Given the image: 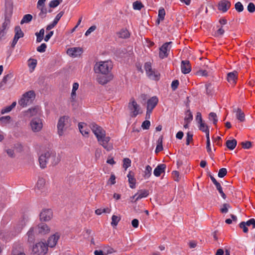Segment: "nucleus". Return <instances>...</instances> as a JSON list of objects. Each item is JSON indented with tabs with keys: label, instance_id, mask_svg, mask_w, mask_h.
I'll use <instances>...</instances> for the list:
<instances>
[{
	"label": "nucleus",
	"instance_id": "nucleus-46",
	"mask_svg": "<svg viewBox=\"0 0 255 255\" xmlns=\"http://www.w3.org/2000/svg\"><path fill=\"white\" fill-rule=\"evenodd\" d=\"M216 187V189L218 191V192H219V193L220 194L221 196H222V197L224 199H225L226 198V195H225V194L224 193L223 191V189H222V187L220 184V183H219L218 184H217L216 185H215Z\"/></svg>",
	"mask_w": 255,
	"mask_h": 255
},
{
	"label": "nucleus",
	"instance_id": "nucleus-42",
	"mask_svg": "<svg viewBox=\"0 0 255 255\" xmlns=\"http://www.w3.org/2000/svg\"><path fill=\"white\" fill-rule=\"evenodd\" d=\"M193 120V115L191 111L188 110L186 113V116L184 118V123H191Z\"/></svg>",
	"mask_w": 255,
	"mask_h": 255
},
{
	"label": "nucleus",
	"instance_id": "nucleus-16",
	"mask_svg": "<svg viewBox=\"0 0 255 255\" xmlns=\"http://www.w3.org/2000/svg\"><path fill=\"white\" fill-rule=\"evenodd\" d=\"M82 53V49L80 47H73L68 49L67 53L74 57L80 56Z\"/></svg>",
	"mask_w": 255,
	"mask_h": 255
},
{
	"label": "nucleus",
	"instance_id": "nucleus-32",
	"mask_svg": "<svg viewBox=\"0 0 255 255\" xmlns=\"http://www.w3.org/2000/svg\"><path fill=\"white\" fill-rule=\"evenodd\" d=\"M118 35L120 38H127L129 36V33L127 29H122L118 33Z\"/></svg>",
	"mask_w": 255,
	"mask_h": 255
},
{
	"label": "nucleus",
	"instance_id": "nucleus-48",
	"mask_svg": "<svg viewBox=\"0 0 255 255\" xmlns=\"http://www.w3.org/2000/svg\"><path fill=\"white\" fill-rule=\"evenodd\" d=\"M62 2V0H53L50 1L49 5L51 8H54L57 6Z\"/></svg>",
	"mask_w": 255,
	"mask_h": 255
},
{
	"label": "nucleus",
	"instance_id": "nucleus-28",
	"mask_svg": "<svg viewBox=\"0 0 255 255\" xmlns=\"http://www.w3.org/2000/svg\"><path fill=\"white\" fill-rule=\"evenodd\" d=\"M79 88V84L77 82H75L73 84L72 92L71 94V98L72 101H75L76 98V91Z\"/></svg>",
	"mask_w": 255,
	"mask_h": 255
},
{
	"label": "nucleus",
	"instance_id": "nucleus-41",
	"mask_svg": "<svg viewBox=\"0 0 255 255\" xmlns=\"http://www.w3.org/2000/svg\"><path fill=\"white\" fill-rule=\"evenodd\" d=\"M32 19V16L30 14H27L23 16L22 19L20 21V24H22L25 23H28L31 21Z\"/></svg>",
	"mask_w": 255,
	"mask_h": 255
},
{
	"label": "nucleus",
	"instance_id": "nucleus-62",
	"mask_svg": "<svg viewBox=\"0 0 255 255\" xmlns=\"http://www.w3.org/2000/svg\"><path fill=\"white\" fill-rule=\"evenodd\" d=\"M193 140V134L188 132L186 135V144L189 145L190 142Z\"/></svg>",
	"mask_w": 255,
	"mask_h": 255
},
{
	"label": "nucleus",
	"instance_id": "nucleus-6",
	"mask_svg": "<svg viewBox=\"0 0 255 255\" xmlns=\"http://www.w3.org/2000/svg\"><path fill=\"white\" fill-rule=\"evenodd\" d=\"M43 126L42 120L39 118L32 119L29 123L30 129L34 132L40 131L42 129Z\"/></svg>",
	"mask_w": 255,
	"mask_h": 255
},
{
	"label": "nucleus",
	"instance_id": "nucleus-37",
	"mask_svg": "<svg viewBox=\"0 0 255 255\" xmlns=\"http://www.w3.org/2000/svg\"><path fill=\"white\" fill-rule=\"evenodd\" d=\"M36 36V42H40L43 39L44 35V29L42 28L40 30L39 32H36L35 33Z\"/></svg>",
	"mask_w": 255,
	"mask_h": 255
},
{
	"label": "nucleus",
	"instance_id": "nucleus-54",
	"mask_svg": "<svg viewBox=\"0 0 255 255\" xmlns=\"http://www.w3.org/2000/svg\"><path fill=\"white\" fill-rule=\"evenodd\" d=\"M196 74L199 76H204L207 77L208 75V72L206 70L200 69L197 71L196 73Z\"/></svg>",
	"mask_w": 255,
	"mask_h": 255
},
{
	"label": "nucleus",
	"instance_id": "nucleus-52",
	"mask_svg": "<svg viewBox=\"0 0 255 255\" xmlns=\"http://www.w3.org/2000/svg\"><path fill=\"white\" fill-rule=\"evenodd\" d=\"M12 77V75L11 73L5 75L3 77V79L1 81V82H0L2 84V86L4 85L7 83V81L9 79H11Z\"/></svg>",
	"mask_w": 255,
	"mask_h": 255
},
{
	"label": "nucleus",
	"instance_id": "nucleus-36",
	"mask_svg": "<svg viewBox=\"0 0 255 255\" xmlns=\"http://www.w3.org/2000/svg\"><path fill=\"white\" fill-rule=\"evenodd\" d=\"M114 250L111 248H109L108 249L107 253L101 251V250H95L94 251L95 255H107L108 254H112L113 253Z\"/></svg>",
	"mask_w": 255,
	"mask_h": 255
},
{
	"label": "nucleus",
	"instance_id": "nucleus-17",
	"mask_svg": "<svg viewBox=\"0 0 255 255\" xmlns=\"http://www.w3.org/2000/svg\"><path fill=\"white\" fill-rule=\"evenodd\" d=\"M49 161L51 164L53 165H57L60 161V158L59 156L57 155L56 153L54 151L49 150Z\"/></svg>",
	"mask_w": 255,
	"mask_h": 255
},
{
	"label": "nucleus",
	"instance_id": "nucleus-11",
	"mask_svg": "<svg viewBox=\"0 0 255 255\" xmlns=\"http://www.w3.org/2000/svg\"><path fill=\"white\" fill-rule=\"evenodd\" d=\"M36 232L38 234L44 235L48 234L50 231V228L49 226L45 224L41 223L35 227Z\"/></svg>",
	"mask_w": 255,
	"mask_h": 255
},
{
	"label": "nucleus",
	"instance_id": "nucleus-29",
	"mask_svg": "<svg viewBox=\"0 0 255 255\" xmlns=\"http://www.w3.org/2000/svg\"><path fill=\"white\" fill-rule=\"evenodd\" d=\"M37 60L35 59L30 58L28 61V66L29 68L30 72H32L35 69L37 65Z\"/></svg>",
	"mask_w": 255,
	"mask_h": 255
},
{
	"label": "nucleus",
	"instance_id": "nucleus-10",
	"mask_svg": "<svg viewBox=\"0 0 255 255\" xmlns=\"http://www.w3.org/2000/svg\"><path fill=\"white\" fill-rule=\"evenodd\" d=\"M60 237V234L58 232L50 236L48 238L47 240V243L46 244L48 248H53L55 247Z\"/></svg>",
	"mask_w": 255,
	"mask_h": 255
},
{
	"label": "nucleus",
	"instance_id": "nucleus-61",
	"mask_svg": "<svg viewBox=\"0 0 255 255\" xmlns=\"http://www.w3.org/2000/svg\"><path fill=\"white\" fill-rule=\"evenodd\" d=\"M63 15V12L62 11H61L59 13H58L55 17L54 20L53 21L54 24L56 25Z\"/></svg>",
	"mask_w": 255,
	"mask_h": 255
},
{
	"label": "nucleus",
	"instance_id": "nucleus-34",
	"mask_svg": "<svg viewBox=\"0 0 255 255\" xmlns=\"http://www.w3.org/2000/svg\"><path fill=\"white\" fill-rule=\"evenodd\" d=\"M237 145V140L235 139L232 140H228L226 141V145L228 148L231 150L234 149Z\"/></svg>",
	"mask_w": 255,
	"mask_h": 255
},
{
	"label": "nucleus",
	"instance_id": "nucleus-26",
	"mask_svg": "<svg viewBox=\"0 0 255 255\" xmlns=\"http://www.w3.org/2000/svg\"><path fill=\"white\" fill-rule=\"evenodd\" d=\"M128 180L129 183V186L131 188H134L135 186L136 180L134 177L133 173L129 171L128 174Z\"/></svg>",
	"mask_w": 255,
	"mask_h": 255
},
{
	"label": "nucleus",
	"instance_id": "nucleus-4",
	"mask_svg": "<svg viewBox=\"0 0 255 255\" xmlns=\"http://www.w3.org/2000/svg\"><path fill=\"white\" fill-rule=\"evenodd\" d=\"M35 94L33 91H28L22 96L21 99L18 101V104L22 107H25L30 105L35 98Z\"/></svg>",
	"mask_w": 255,
	"mask_h": 255
},
{
	"label": "nucleus",
	"instance_id": "nucleus-22",
	"mask_svg": "<svg viewBox=\"0 0 255 255\" xmlns=\"http://www.w3.org/2000/svg\"><path fill=\"white\" fill-rule=\"evenodd\" d=\"M10 17L11 13L8 15L7 14L5 15L4 21L2 23L1 27L0 28V29L3 30L6 32V30L8 28V27L10 25Z\"/></svg>",
	"mask_w": 255,
	"mask_h": 255
},
{
	"label": "nucleus",
	"instance_id": "nucleus-19",
	"mask_svg": "<svg viewBox=\"0 0 255 255\" xmlns=\"http://www.w3.org/2000/svg\"><path fill=\"white\" fill-rule=\"evenodd\" d=\"M112 79V76L111 74L102 75H99L97 77V81L99 83L104 85L107 84Z\"/></svg>",
	"mask_w": 255,
	"mask_h": 255
},
{
	"label": "nucleus",
	"instance_id": "nucleus-49",
	"mask_svg": "<svg viewBox=\"0 0 255 255\" xmlns=\"http://www.w3.org/2000/svg\"><path fill=\"white\" fill-rule=\"evenodd\" d=\"M11 118L9 116H3L0 118V121L1 124L6 125L9 123Z\"/></svg>",
	"mask_w": 255,
	"mask_h": 255
},
{
	"label": "nucleus",
	"instance_id": "nucleus-50",
	"mask_svg": "<svg viewBox=\"0 0 255 255\" xmlns=\"http://www.w3.org/2000/svg\"><path fill=\"white\" fill-rule=\"evenodd\" d=\"M131 165V160L128 158H125L123 160V167L127 170Z\"/></svg>",
	"mask_w": 255,
	"mask_h": 255
},
{
	"label": "nucleus",
	"instance_id": "nucleus-51",
	"mask_svg": "<svg viewBox=\"0 0 255 255\" xmlns=\"http://www.w3.org/2000/svg\"><path fill=\"white\" fill-rule=\"evenodd\" d=\"M143 7V5L140 1H136L133 3V8L134 9L140 10Z\"/></svg>",
	"mask_w": 255,
	"mask_h": 255
},
{
	"label": "nucleus",
	"instance_id": "nucleus-8",
	"mask_svg": "<svg viewBox=\"0 0 255 255\" xmlns=\"http://www.w3.org/2000/svg\"><path fill=\"white\" fill-rule=\"evenodd\" d=\"M172 42H165L159 48V57L160 59H164L168 57L171 48Z\"/></svg>",
	"mask_w": 255,
	"mask_h": 255
},
{
	"label": "nucleus",
	"instance_id": "nucleus-2",
	"mask_svg": "<svg viewBox=\"0 0 255 255\" xmlns=\"http://www.w3.org/2000/svg\"><path fill=\"white\" fill-rule=\"evenodd\" d=\"M112 68L113 64L111 61H99L95 64L94 71L96 73L107 75L110 74Z\"/></svg>",
	"mask_w": 255,
	"mask_h": 255
},
{
	"label": "nucleus",
	"instance_id": "nucleus-56",
	"mask_svg": "<svg viewBox=\"0 0 255 255\" xmlns=\"http://www.w3.org/2000/svg\"><path fill=\"white\" fill-rule=\"evenodd\" d=\"M47 45L45 43H42L40 46L37 47V51L40 53L44 52L46 50Z\"/></svg>",
	"mask_w": 255,
	"mask_h": 255
},
{
	"label": "nucleus",
	"instance_id": "nucleus-18",
	"mask_svg": "<svg viewBox=\"0 0 255 255\" xmlns=\"http://www.w3.org/2000/svg\"><path fill=\"white\" fill-rule=\"evenodd\" d=\"M158 102V99L156 96H153L148 100L147 102L146 110L152 111L156 107Z\"/></svg>",
	"mask_w": 255,
	"mask_h": 255
},
{
	"label": "nucleus",
	"instance_id": "nucleus-9",
	"mask_svg": "<svg viewBox=\"0 0 255 255\" xmlns=\"http://www.w3.org/2000/svg\"><path fill=\"white\" fill-rule=\"evenodd\" d=\"M49 151L47 150L39 156V162L41 168H44L46 167L47 163L49 161Z\"/></svg>",
	"mask_w": 255,
	"mask_h": 255
},
{
	"label": "nucleus",
	"instance_id": "nucleus-43",
	"mask_svg": "<svg viewBox=\"0 0 255 255\" xmlns=\"http://www.w3.org/2000/svg\"><path fill=\"white\" fill-rule=\"evenodd\" d=\"M39 111V108L38 107H34L33 108L29 109L27 111V115H29L30 117L36 116Z\"/></svg>",
	"mask_w": 255,
	"mask_h": 255
},
{
	"label": "nucleus",
	"instance_id": "nucleus-58",
	"mask_svg": "<svg viewBox=\"0 0 255 255\" xmlns=\"http://www.w3.org/2000/svg\"><path fill=\"white\" fill-rule=\"evenodd\" d=\"M227 173L226 168H222L219 170L218 175L219 177L223 178L227 174Z\"/></svg>",
	"mask_w": 255,
	"mask_h": 255
},
{
	"label": "nucleus",
	"instance_id": "nucleus-14",
	"mask_svg": "<svg viewBox=\"0 0 255 255\" xmlns=\"http://www.w3.org/2000/svg\"><path fill=\"white\" fill-rule=\"evenodd\" d=\"M149 194L148 191L147 190H141L138 193L133 196L131 198V201L136 202L137 201L141 199L142 198L146 197Z\"/></svg>",
	"mask_w": 255,
	"mask_h": 255
},
{
	"label": "nucleus",
	"instance_id": "nucleus-57",
	"mask_svg": "<svg viewBox=\"0 0 255 255\" xmlns=\"http://www.w3.org/2000/svg\"><path fill=\"white\" fill-rule=\"evenodd\" d=\"M144 69L146 72V74L149 73L153 69H152L151 64L150 62H146L144 64Z\"/></svg>",
	"mask_w": 255,
	"mask_h": 255
},
{
	"label": "nucleus",
	"instance_id": "nucleus-33",
	"mask_svg": "<svg viewBox=\"0 0 255 255\" xmlns=\"http://www.w3.org/2000/svg\"><path fill=\"white\" fill-rule=\"evenodd\" d=\"M152 172V167L150 165H147L145 167V170L144 171L143 177L145 179H148L151 175Z\"/></svg>",
	"mask_w": 255,
	"mask_h": 255
},
{
	"label": "nucleus",
	"instance_id": "nucleus-30",
	"mask_svg": "<svg viewBox=\"0 0 255 255\" xmlns=\"http://www.w3.org/2000/svg\"><path fill=\"white\" fill-rule=\"evenodd\" d=\"M199 124L200 125L199 127V129L206 133V137L207 136H210V131L208 127L203 122Z\"/></svg>",
	"mask_w": 255,
	"mask_h": 255
},
{
	"label": "nucleus",
	"instance_id": "nucleus-7",
	"mask_svg": "<svg viewBox=\"0 0 255 255\" xmlns=\"http://www.w3.org/2000/svg\"><path fill=\"white\" fill-rule=\"evenodd\" d=\"M128 107L130 111L131 116L132 117H135L138 114L142 113L139 105L137 104L133 98H131L130 100Z\"/></svg>",
	"mask_w": 255,
	"mask_h": 255
},
{
	"label": "nucleus",
	"instance_id": "nucleus-15",
	"mask_svg": "<svg viewBox=\"0 0 255 255\" xmlns=\"http://www.w3.org/2000/svg\"><path fill=\"white\" fill-rule=\"evenodd\" d=\"M181 70L184 74H188L191 71V66L188 60H183L181 63Z\"/></svg>",
	"mask_w": 255,
	"mask_h": 255
},
{
	"label": "nucleus",
	"instance_id": "nucleus-64",
	"mask_svg": "<svg viewBox=\"0 0 255 255\" xmlns=\"http://www.w3.org/2000/svg\"><path fill=\"white\" fill-rule=\"evenodd\" d=\"M245 223L247 226H252L253 228H255V220L254 219H251Z\"/></svg>",
	"mask_w": 255,
	"mask_h": 255
},
{
	"label": "nucleus",
	"instance_id": "nucleus-55",
	"mask_svg": "<svg viewBox=\"0 0 255 255\" xmlns=\"http://www.w3.org/2000/svg\"><path fill=\"white\" fill-rule=\"evenodd\" d=\"M28 220L26 218H24L20 222L18 226H19L18 232H20L21 230L23 229V228L26 225V222H27Z\"/></svg>",
	"mask_w": 255,
	"mask_h": 255
},
{
	"label": "nucleus",
	"instance_id": "nucleus-13",
	"mask_svg": "<svg viewBox=\"0 0 255 255\" xmlns=\"http://www.w3.org/2000/svg\"><path fill=\"white\" fill-rule=\"evenodd\" d=\"M231 2L227 0H222L218 4V9L222 12H226L230 8Z\"/></svg>",
	"mask_w": 255,
	"mask_h": 255
},
{
	"label": "nucleus",
	"instance_id": "nucleus-59",
	"mask_svg": "<svg viewBox=\"0 0 255 255\" xmlns=\"http://www.w3.org/2000/svg\"><path fill=\"white\" fill-rule=\"evenodd\" d=\"M150 126V121H149L148 120H146V121H144L141 125V128L143 129H149Z\"/></svg>",
	"mask_w": 255,
	"mask_h": 255
},
{
	"label": "nucleus",
	"instance_id": "nucleus-60",
	"mask_svg": "<svg viewBox=\"0 0 255 255\" xmlns=\"http://www.w3.org/2000/svg\"><path fill=\"white\" fill-rule=\"evenodd\" d=\"M230 207V206L228 204L225 203L223 205L221 208V212L222 213H227L228 212V208Z\"/></svg>",
	"mask_w": 255,
	"mask_h": 255
},
{
	"label": "nucleus",
	"instance_id": "nucleus-21",
	"mask_svg": "<svg viewBox=\"0 0 255 255\" xmlns=\"http://www.w3.org/2000/svg\"><path fill=\"white\" fill-rule=\"evenodd\" d=\"M166 167L165 164H158L153 171L154 176L156 177L160 176L161 173L165 172Z\"/></svg>",
	"mask_w": 255,
	"mask_h": 255
},
{
	"label": "nucleus",
	"instance_id": "nucleus-47",
	"mask_svg": "<svg viewBox=\"0 0 255 255\" xmlns=\"http://www.w3.org/2000/svg\"><path fill=\"white\" fill-rule=\"evenodd\" d=\"M12 253L13 255H25L23 249L21 248L17 249L14 248Z\"/></svg>",
	"mask_w": 255,
	"mask_h": 255
},
{
	"label": "nucleus",
	"instance_id": "nucleus-25",
	"mask_svg": "<svg viewBox=\"0 0 255 255\" xmlns=\"http://www.w3.org/2000/svg\"><path fill=\"white\" fill-rule=\"evenodd\" d=\"M79 128L80 132L84 136H87L88 135L90 130L86 128V125L83 123H79L78 125Z\"/></svg>",
	"mask_w": 255,
	"mask_h": 255
},
{
	"label": "nucleus",
	"instance_id": "nucleus-12",
	"mask_svg": "<svg viewBox=\"0 0 255 255\" xmlns=\"http://www.w3.org/2000/svg\"><path fill=\"white\" fill-rule=\"evenodd\" d=\"M53 217V212L51 209L43 210L40 214L41 221L47 222L51 219Z\"/></svg>",
	"mask_w": 255,
	"mask_h": 255
},
{
	"label": "nucleus",
	"instance_id": "nucleus-44",
	"mask_svg": "<svg viewBox=\"0 0 255 255\" xmlns=\"http://www.w3.org/2000/svg\"><path fill=\"white\" fill-rule=\"evenodd\" d=\"M209 119L213 121V124L216 125L218 122V118L216 113L211 112L209 114Z\"/></svg>",
	"mask_w": 255,
	"mask_h": 255
},
{
	"label": "nucleus",
	"instance_id": "nucleus-35",
	"mask_svg": "<svg viewBox=\"0 0 255 255\" xmlns=\"http://www.w3.org/2000/svg\"><path fill=\"white\" fill-rule=\"evenodd\" d=\"M37 7L40 10V12L39 13V16L42 18L45 17L47 12V8L45 7V4L40 5L39 7Z\"/></svg>",
	"mask_w": 255,
	"mask_h": 255
},
{
	"label": "nucleus",
	"instance_id": "nucleus-31",
	"mask_svg": "<svg viewBox=\"0 0 255 255\" xmlns=\"http://www.w3.org/2000/svg\"><path fill=\"white\" fill-rule=\"evenodd\" d=\"M16 105V102H13L11 105L2 109L1 111V114H4L5 113L10 112L15 107Z\"/></svg>",
	"mask_w": 255,
	"mask_h": 255
},
{
	"label": "nucleus",
	"instance_id": "nucleus-3",
	"mask_svg": "<svg viewBox=\"0 0 255 255\" xmlns=\"http://www.w3.org/2000/svg\"><path fill=\"white\" fill-rule=\"evenodd\" d=\"M70 126V119L69 117L67 116L60 117L57 125V132L59 135H62L64 131Z\"/></svg>",
	"mask_w": 255,
	"mask_h": 255
},
{
	"label": "nucleus",
	"instance_id": "nucleus-40",
	"mask_svg": "<svg viewBox=\"0 0 255 255\" xmlns=\"http://www.w3.org/2000/svg\"><path fill=\"white\" fill-rule=\"evenodd\" d=\"M165 15V11L163 8H160L158 10V23H159L160 20H163Z\"/></svg>",
	"mask_w": 255,
	"mask_h": 255
},
{
	"label": "nucleus",
	"instance_id": "nucleus-20",
	"mask_svg": "<svg viewBox=\"0 0 255 255\" xmlns=\"http://www.w3.org/2000/svg\"><path fill=\"white\" fill-rule=\"evenodd\" d=\"M37 234H38L36 232L35 227L31 228L26 234L28 242L29 243L33 242L35 239V235Z\"/></svg>",
	"mask_w": 255,
	"mask_h": 255
},
{
	"label": "nucleus",
	"instance_id": "nucleus-5",
	"mask_svg": "<svg viewBox=\"0 0 255 255\" xmlns=\"http://www.w3.org/2000/svg\"><path fill=\"white\" fill-rule=\"evenodd\" d=\"M48 248L46 243L39 242L33 245L32 252L36 255H44L47 254Z\"/></svg>",
	"mask_w": 255,
	"mask_h": 255
},
{
	"label": "nucleus",
	"instance_id": "nucleus-53",
	"mask_svg": "<svg viewBox=\"0 0 255 255\" xmlns=\"http://www.w3.org/2000/svg\"><path fill=\"white\" fill-rule=\"evenodd\" d=\"M236 10L239 12H241L244 10V6L241 2H237L235 5Z\"/></svg>",
	"mask_w": 255,
	"mask_h": 255
},
{
	"label": "nucleus",
	"instance_id": "nucleus-38",
	"mask_svg": "<svg viewBox=\"0 0 255 255\" xmlns=\"http://www.w3.org/2000/svg\"><path fill=\"white\" fill-rule=\"evenodd\" d=\"M45 184V180L43 178H39L37 182L36 188L39 190H42L43 189Z\"/></svg>",
	"mask_w": 255,
	"mask_h": 255
},
{
	"label": "nucleus",
	"instance_id": "nucleus-1",
	"mask_svg": "<svg viewBox=\"0 0 255 255\" xmlns=\"http://www.w3.org/2000/svg\"><path fill=\"white\" fill-rule=\"evenodd\" d=\"M91 128L96 136L98 141L107 151L111 150L113 144L110 143V137L106 136L105 130L101 127L95 124H92Z\"/></svg>",
	"mask_w": 255,
	"mask_h": 255
},
{
	"label": "nucleus",
	"instance_id": "nucleus-45",
	"mask_svg": "<svg viewBox=\"0 0 255 255\" xmlns=\"http://www.w3.org/2000/svg\"><path fill=\"white\" fill-rule=\"evenodd\" d=\"M121 218L116 215H113L112 217L111 225L113 227L116 226L120 222Z\"/></svg>",
	"mask_w": 255,
	"mask_h": 255
},
{
	"label": "nucleus",
	"instance_id": "nucleus-27",
	"mask_svg": "<svg viewBox=\"0 0 255 255\" xmlns=\"http://www.w3.org/2000/svg\"><path fill=\"white\" fill-rule=\"evenodd\" d=\"M147 76L150 79L157 81L159 79V73L157 71H155L154 70H151L149 73L146 74Z\"/></svg>",
	"mask_w": 255,
	"mask_h": 255
},
{
	"label": "nucleus",
	"instance_id": "nucleus-24",
	"mask_svg": "<svg viewBox=\"0 0 255 255\" xmlns=\"http://www.w3.org/2000/svg\"><path fill=\"white\" fill-rule=\"evenodd\" d=\"M234 112L236 113V117L240 122H243L245 121V115L241 109L238 108L237 109H234Z\"/></svg>",
	"mask_w": 255,
	"mask_h": 255
},
{
	"label": "nucleus",
	"instance_id": "nucleus-39",
	"mask_svg": "<svg viewBox=\"0 0 255 255\" xmlns=\"http://www.w3.org/2000/svg\"><path fill=\"white\" fill-rule=\"evenodd\" d=\"M15 35L14 36L19 37V38H22L24 36V33L21 29L19 26H16L14 28Z\"/></svg>",
	"mask_w": 255,
	"mask_h": 255
},
{
	"label": "nucleus",
	"instance_id": "nucleus-23",
	"mask_svg": "<svg viewBox=\"0 0 255 255\" xmlns=\"http://www.w3.org/2000/svg\"><path fill=\"white\" fill-rule=\"evenodd\" d=\"M237 79V73L236 72H230L228 74L227 80L232 85H234Z\"/></svg>",
	"mask_w": 255,
	"mask_h": 255
},
{
	"label": "nucleus",
	"instance_id": "nucleus-63",
	"mask_svg": "<svg viewBox=\"0 0 255 255\" xmlns=\"http://www.w3.org/2000/svg\"><path fill=\"white\" fill-rule=\"evenodd\" d=\"M172 175L174 180L176 181H178L180 179L179 173L177 171H173L172 172Z\"/></svg>",
	"mask_w": 255,
	"mask_h": 255
}]
</instances>
